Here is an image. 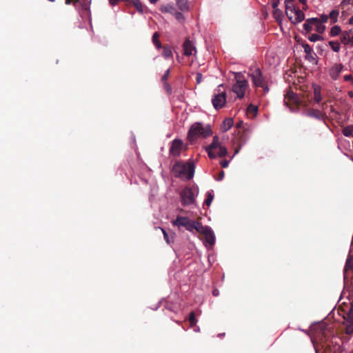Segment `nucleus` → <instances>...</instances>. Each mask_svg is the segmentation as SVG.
<instances>
[{"mask_svg": "<svg viewBox=\"0 0 353 353\" xmlns=\"http://www.w3.org/2000/svg\"><path fill=\"white\" fill-rule=\"evenodd\" d=\"M319 112L316 110H312L309 112L308 114L310 117H319Z\"/></svg>", "mask_w": 353, "mask_h": 353, "instance_id": "obj_46", "label": "nucleus"}, {"mask_svg": "<svg viewBox=\"0 0 353 353\" xmlns=\"http://www.w3.org/2000/svg\"><path fill=\"white\" fill-rule=\"evenodd\" d=\"M151 3H156L159 0H149Z\"/></svg>", "mask_w": 353, "mask_h": 353, "instance_id": "obj_62", "label": "nucleus"}, {"mask_svg": "<svg viewBox=\"0 0 353 353\" xmlns=\"http://www.w3.org/2000/svg\"><path fill=\"white\" fill-rule=\"evenodd\" d=\"M342 68L343 65L341 64L334 65L330 70V77L334 80L337 79L342 70Z\"/></svg>", "mask_w": 353, "mask_h": 353, "instance_id": "obj_15", "label": "nucleus"}, {"mask_svg": "<svg viewBox=\"0 0 353 353\" xmlns=\"http://www.w3.org/2000/svg\"><path fill=\"white\" fill-rule=\"evenodd\" d=\"M327 332H330V331L327 329H325L323 330V332H322V334H323V337L325 338V341H328V337H327Z\"/></svg>", "mask_w": 353, "mask_h": 353, "instance_id": "obj_51", "label": "nucleus"}, {"mask_svg": "<svg viewBox=\"0 0 353 353\" xmlns=\"http://www.w3.org/2000/svg\"><path fill=\"white\" fill-rule=\"evenodd\" d=\"M132 4L135 7L139 12L141 14L143 13L144 7L140 0H132Z\"/></svg>", "mask_w": 353, "mask_h": 353, "instance_id": "obj_23", "label": "nucleus"}, {"mask_svg": "<svg viewBox=\"0 0 353 353\" xmlns=\"http://www.w3.org/2000/svg\"><path fill=\"white\" fill-rule=\"evenodd\" d=\"M248 112L256 114L257 112V107L252 104H250L248 107Z\"/></svg>", "mask_w": 353, "mask_h": 353, "instance_id": "obj_42", "label": "nucleus"}, {"mask_svg": "<svg viewBox=\"0 0 353 353\" xmlns=\"http://www.w3.org/2000/svg\"><path fill=\"white\" fill-rule=\"evenodd\" d=\"M181 203L183 206L194 204L196 201L195 196L192 188L185 187L180 194Z\"/></svg>", "mask_w": 353, "mask_h": 353, "instance_id": "obj_8", "label": "nucleus"}, {"mask_svg": "<svg viewBox=\"0 0 353 353\" xmlns=\"http://www.w3.org/2000/svg\"><path fill=\"white\" fill-rule=\"evenodd\" d=\"M163 83V88L165 89L166 92L168 94H171L172 92V90L170 85L168 82Z\"/></svg>", "mask_w": 353, "mask_h": 353, "instance_id": "obj_43", "label": "nucleus"}, {"mask_svg": "<svg viewBox=\"0 0 353 353\" xmlns=\"http://www.w3.org/2000/svg\"><path fill=\"white\" fill-rule=\"evenodd\" d=\"M188 321L191 327H194L196 325L197 319L194 312H191L189 314Z\"/></svg>", "mask_w": 353, "mask_h": 353, "instance_id": "obj_25", "label": "nucleus"}, {"mask_svg": "<svg viewBox=\"0 0 353 353\" xmlns=\"http://www.w3.org/2000/svg\"><path fill=\"white\" fill-rule=\"evenodd\" d=\"M175 10L176 9L174 7V6L171 5V4L163 5L160 8V10L162 12H168V13H171V14H172Z\"/></svg>", "mask_w": 353, "mask_h": 353, "instance_id": "obj_22", "label": "nucleus"}, {"mask_svg": "<svg viewBox=\"0 0 353 353\" xmlns=\"http://www.w3.org/2000/svg\"><path fill=\"white\" fill-rule=\"evenodd\" d=\"M347 94L350 97L353 98V92L352 91H349Z\"/></svg>", "mask_w": 353, "mask_h": 353, "instance_id": "obj_59", "label": "nucleus"}, {"mask_svg": "<svg viewBox=\"0 0 353 353\" xmlns=\"http://www.w3.org/2000/svg\"><path fill=\"white\" fill-rule=\"evenodd\" d=\"M184 54L185 56H190L193 54V52H196V48L193 43L189 39H186L183 45Z\"/></svg>", "mask_w": 353, "mask_h": 353, "instance_id": "obj_14", "label": "nucleus"}, {"mask_svg": "<svg viewBox=\"0 0 353 353\" xmlns=\"http://www.w3.org/2000/svg\"><path fill=\"white\" fill-rule=\"evenodd\" d=\"M213 200V195L210 192H208L207 198L205 199L204 203L209 206Z\"/></svg>", "mask_w": 353, "mask_h": 353, "instance_id": "obj_39", "label": "nucleus"}, {"mask_svg": "<svg viewBox=\"0 0 353 353\" xmlns=\"http://www.w3.org/2000/svg\"><path fill=\"white\" fill-rule=\"evenodd\" d=\"M85 2H84V4H83V7L85 8V9H87L88 8V5L86 3H90V0H83Z\"/></svg>", "mask_w": 353, "mask_h": 353, "instance_id": "obj_58", "label": "nucleus"}, {"mask_svg": "<svg viewBox=\"0 0 353 353\" xmlns=\"http://www.w3.org/2000/svg\"><path fill=\"white\" fill-rule=\"evenodd\" d=\"M197 232L205 235V240L209 244H214L215 236L213 231L209 226H203L201 224V228H199V229H197Z\"/></svg>", "mask_w": 353, "mask_h": 353, "instance_id": "obj_10", "label": "nucleus"}, {"mask_svg": "<svg viewBox=\"0 0 353 353\" xmlns=\"http://www.w3.org/2000/svg\"><path fill=\"white\" fill-rule=\"evenodd\" d=\"M234 124L233 119L231 118L225 119L223 122L222 130L226 132L230 130Z\"/></svg>", "mask_w": 353, "mask_h": 353, "instance_id": "obj_19", "label": "nucleus"}, {"mask_svg": "<svg viewBox=\"0 0 353 353\" xmlns=\"http://www.w3.org/2000/svg\"><path fill=\"white\" fill-rule=\"evenodd\" d=\"M344 80L345 81H350L353 83V77L351 74L345 75L344 77Z\"/></svg>", "mask_w": 353, "mask_h": 353, "instance_id": "obj_49", "label": "nucleus"}, {"mask_svg": "<svg viewBox=\"0 0 353 353\" xmlns=\"http://www.w3.org/2000/svg\"><path fill=\"white\" fill-rule=\"evenodd\" d=\"M318 21L314 18H309L306 19L303 24V28L307 32H310L312 30V26L316 24Z\"/></svg>", "mask_w": 353, "mask_h": 353, "instance_id": "obj_16", "label": "nucleus"}, {"mask_svg": "<svg viewBox=\"0 0 353 353\" xmlns=\"http://www.w3.org/2000/svg\"><path fill=\"white\" fill-rule=\"evenodd\" d=\"M196 81L198 84L201 83L203 81V75L200 72L196 73Z\"/></svg>", "mask_w": 353, "mask_h": 353, "instance_id": "obj_47", "label": "nucleus"}, {"mask_svg": "<svg viewBox=\"0 0 353 353\" xmlns=\"http://www.w3.org/2000/svg\"><path fill=\"white\" fill-rule=\"evenodd\" d=\"M173 15H174L176 20L179 21H181L183 20V15L181 12L176 11V10L172 13Z\"/></svg>", "mask_w": 353, "mask_h": 353, "instance_id": "obj_40", "label": "nucleus"}, {"mask_svg": "<svg viewBox=\"0 0 353 353\" xmlns=\"http://www.w3.org/2000/svg\"><path fill=\"white\" fill-rule=\"evenodd\" d=\"M294 0H285V9H290V8H292V6H294Z\"/></svg>", "mask_w": 353, "mask_h": 353, "instance_id": "obj_44", "label": "nucleus"}, {"mask_svg": "<svg viewBox=\"0 0 353 353\" xmlns=\"http://www.w3.org/2000/svg\"><path fill=\"white\" fill-rule=\"evenodd\" d=\"M79 0H65V4L70 5V3H78Z\"/></svg>", "mask_w": 353, "mask_h": 353, "instance_id": "obj_54", "label": "nucleus"}, {"mask_svg": "<svg viewBox=\"0 0 353 353\" xmlns=\"http://www.w3.org/2000/svg\"><path fill=\"white\" fill-rule=\"evenodd\" d=\"M285 13L289 19L294 24L301 23L305 19L303 12L299 9L295 8L294 6H292V8L290 9H285Z\"/></svg>", "mask_w": 353, "mask_h": 353, "instance_id": "obj_7", "label": "nucleus"}, {"mask_svg": "<svg viewBox=\"0 0 353 353\" xmlns=\"http://www.w3.org/2000/svg\"><path fill=\"white\" fill-rule=\"evenodd\" d=\"M212 134V131L209 126L203 127L201 123H195L190 128L188 134V138L190 141H193L199 136L205 138Z\"/></svg>", "mask_w": 353, "mask_h": 353, "instance_id": "obj_3", "label": "nucleus"}, {"mask_svg": "<svg viewBox=\"0 0 353 353\" xmlns=\"http://www.w3.org/2000/svg\"><path fill=\"white\" fill-rule=\"evenodd\" d=\"M159 38V34L157 32H156L153 34L152 39L153 43L155 45L157 48L160 49L162 48V46H161V43Z\"/></svg>", "mask_w": 353, "mask_h": 353, "instance_id": "obj_24", "label": "nucleus"}, {"mask_svg": "<svg viewBox=\"0 0 353 353\" xmlns=\"http://www.w3.org/2000/svg\"><path fill=\"white\" fill-rule=\"evenodd\" d=\"M163 52L162 54L165 59H169L172 57V52L171 48L168 46H163Z\"/></svg>", "mask_w": 353, "mask_h": 353, "instance_id": "obj_21", "label": "nucleus"}, {"mask_svg": "<svg viewBox=\"0 0 353 353\" xmlns=\"http://www.w3.org/2000/svg\"><path fill=\"white\" fill-rule=\"evenodd\" d=\"M220 164L221 165L222 168H225L228 166L229 165V161L226 160V159H224V160H222L221 162H220Z\"/></svg>", "mask_w": 353, "mask_h": 353, "instance_id": "obj_48", "label": "nucleus"}, {"mask_svg": "<svg viewBox=\"0 0 353 353\" xmlns=\"http://www.w3.org/2000/svg\"><path fill=\"white\" fill-rule=\"evenodd\" d=\"M172 223L173 225L179 228L184 227L190 232H192L194 230L197 232V229L201 228V223L192 221L187 216H177L176 219L172 221Z\"/></svg>", "mask_w": 353, "mask_h": 353, "instance_id": "obj_4", "label": "nucleus"}, {"mask_svg": "<svg viewBox=\"0 0 353 353\" xmlns=\"http://www.w3.org/2000/svg\"><path fill=\"white\" fill-rule=\"evenodd\" d=\"M339 14V12L338 10H332L330 14L329 18H330L332 23H336L337 21V18Z\"/></svg>", "mask_w": 353, "mask_h": 353, "instance_id": "obj_29", "label": "nucleus"}, {"mask_svg": "<svg viewBox=\"0 0 353 353\" xmlns=\"http://www.w3.org/2000/svg\"><path fill=\"white\" fill-rule=\"evenodd\" d=\"M310 100V97L307 94L300 96L289 89L285 94L284 103L291 110L294 111L300 106L307 107Z\"/></svg>", "mask_w": 353, "mask_h": 353, "instance_id": "obj_1", "label": "nucleus"}, {"mask_svg": "<svg viewBox=\"0 0 353 353\" xmlns=\"http://www.w3.org/2000/svg\"><path fill=\"white\" fill-rule=\"evenodd\" d=\"M279 3V0H272V8L275 9L278 7Z\"/></svg>", "mask_w": 353, "mask_h": 353, "instance_id": "obj_53", "label": "nucleus"}, {"mask_svg": "<svg viewBox=\"0 0 353 353\" xmlns=\"http://www.w3.org/2000/svg\"><path fill=\"white\" fill-rule=\"evenodd\" d=\"M345 333L347 334H352L353 333V323L351 322H345Z\"/></svg>", "mask_w": 353, "mask_h": 353, "instance_id": "obj_36", "label": "nucleus"}, {"mask_svg": "<svg viewBox=\"0 0 353 353\" xmlns=\"http://www.w3.org/2000/svg\"><path fill=\"white\" fill-rule=\"evenodd\" d=\"M352 3V0H343L339 5V8L344 9L345 6L350 5Z\"/></svg>", "mask_w": 353, "mask_h": 353, "instance_id": "obj_45", "label": "nucleus"}, {"mask_svg": "<svg viewBox=\"0 0 353 353\" xmlns=\"http://www.w3.org/2000/svg\"><path fill=\"white\" fill-rule=\"evenodd\" d=\"M352 34H351V41H350V43H352V45L353 46V28L352 29Z\"/></svg>", "mask_w": 353, "mask_h": 353, "instance_id": "obj_60", "label": "nucleus"}, {"mask_svg": "<svg viewBox=\"0 0 353 353\" xmlns=\"http://www.w3.org/2000/svg\"><path fill=\"white\" fill-rule=\"evenodd\" d=\"M250 76L254 86L261 88L264 93L269 91L268 82L259 68L252 70Z\"/></svg>", "mask_w": 353, "mask_h": 353, "instance_id": "obj_5", "label": "nucleus"}, {"mask_svg": "<svg viewBox=\"0 0 353 353\" xmlns=\"http://www.w3.org/2000/svg\"><path fill=\"white\" fill-rule=\"evenodd\" d=\"M183 143L181 139H174L172 142L170 153L174 157H179L181 154Z\"/></svg>", "mask_w": 353, "mask_h": 353, "instance_id": "obj_12", "label": "nucleus"}, {"mask_svg": "<svg viewBox=\"0 0 353 353\" xmlns=\"http://www.w3.org/2000/svg\"><path fill=\"white\" fill-rule=\"evenodd\" d=\"M328 15H326V14H322L321 15L320 18H315L318 21L316 23H326L328 20Z\"/></svg>", "mask_w": 353, "mask_h": 353, "instance_id": "obj_38", "label": "nucleus"}, {"mask_svg": "<svg viewBox=\"0 0 353 353\" xmlns=\"http://www.w3.org/2000/svg\"><path fill=\"white\" fill-rule=\"evenodd\" d=\"M352 32V30H350L349 31H345L342 32L341 37V41L344 45H347L350 43L351 39V34Z\"/></svg>", "mask_w": 353, "mask_h": 353, "instance_id": "obj_17", "label": "nucleus"}, {"mask_svg": "<svg viewBox=\"0 0 353 353\" xmlns=\"http://www.w3.org/2000/svg\"><path fill=\"white\" fill-rule=\"evenodd\" d=\"M218 150L217 151V154H216V155L220 157H223L225 156H226V154H228V150L226 149L225 147L224 146H222L221 145L218 147V148L216 149Z\"/></svg>", "mask_w": 353, "mask_h": 353, "instance_id": "obj_31", "label": "nucleus"}, {"mask_svg": "<svg viewBox=\"0 0 353 353\" xmlns=\"http://www.w3.org/2000/svg\"><path fill=\"white\" fill-rule=\"evenodd\" d=\"M314 25L315 26V30L319 34H322L325 30V26L320 23Z\"/></svg>", "mask_w": 353, "mask_h": 353, "instance_id": "obj_35", "label": "nucleus"}, {"mask_svg": "<svg viewBox=\"0 0 353 353\" xmlns=\"http://www.w3.org/2000/svg\"><path fill=\"white\" fill-rule=\"evenodd\" d=\"M248 87V82L245 80H237L232 86V91L236 94L239 99L245 95V92Z\"/></svg>", "mask_w": 353, "mask_h": 353, "instance_id": "obj_9", "label": "nucleus"}, {"mask_svg": "<svg viewBox=\"0 0 353 353\" xmlns=\"http://www.w3.org/2000/svg\"><path fill=\"white\" fill-rule=\"evenodd\" d=\"M239 149H236V151H235V153H238L239 152Z\"/></svg>", "mask_w": 353, "mask_h": 353, "instance_id": "obj_63", "label": "nucleus"}, {"mask_svg": "<svg viewBox=\"0 0 353 353\" xmlns=\"http://www.w3.org/2000/svg\"><path fill=\"white\" fill-rule=\"evenodd\" d=\"M221 87H223L222 84L219 85L217 92L214 93L212 99V105L216 110L223 108L226 103V93L221 91Z\"/></svg>", "mask_w": 353, "mask_h": 353, "instance_id": "obj_6", "label": "nucleus"}, {"mask_svg": "<svg viewBox=\"0 0 353 353\" xmlns=\"http://www.w3.org/2000/svg\"><path fill=\"white\" fill-rule=\"evenodd\" d=\"M343 134L345 137H350L353 134V125H347L343 129Z\"/></svg>", "mask_w": 353, "mask_h": 353, "instance_id": "obj_26", "label": "nucleus"}, {"mask_svg": "<svg viewBox=\"0 0 353 353\" xmlns=\"http://www.w3.org/2000/svg\"><path fill=\"white\" fill-rule=\"evenodd\" d=\"M49 1L54 2L55 0H48Z\"/></svg>", "mask_w": 353, "mask_h": 353, "instance_id": "obj_64", "label": "nucleus"}, {"mask_svg": "<svg viewBox=\"0 0 353 353\" xmlns=\"http://www.w3.org/2000/svg\"><path fill=\"white\" fill-rule=\"evenodd\" d=\"M221 145L219 139L217 136L214 137L212 142L206 147L205 150L208 152V157L210 159H215L216 157L215 151Z\"/></svg>", "mask_w": 353, "mask_h": 353, "instance_id": "obj_11", "label": "nucleus"}, {"mask_svg": "<svg viewBox=\"0 0 353 353\" xmlns=\"http://www.w3.org/2000/svg\"><path fill=\"white\" fill-rule=\"evenodd\" d=\"M159 229L161 230V232H163V236H164V239L165 240V241L167 242V243L168 244H170L172 242H173V237L171 238V239H170L168 233L166 232V231L163 229V228H160Z\"/></svg>", "mask_w": 353, "mask_h": 353, "instance_id": "obj_37", "label": "nucleus"}, {"mask_svg": "<svg viewBox=\"0 0 353 353\" xmlns=\"http://www.w3.org/2000/svg\"><path fill=\"white\" fill-rule=\"evenodd\" d=\"M349 23L353 25V16L349 19Z\"/></svg>", "mask_w": 353, "mask_h": 353, "instance_id": "obj_61", "label": "nucleus"}, {"mask_svg": "<svg viewBox=\"0 0 353 353\" xmlns=\"http://www.w3.org/2000/svg\"><path fill=\"white\" fill-rule=\"evenodd\" d=\"M212 294L214 296H216L219 295V290H214L212 292Z\"/></svg>", "mask_w": 353, "mask_h": 353, "instance_id": "obj_56", "label": "nucleus"}, {"mask_svg": "<svg viewBox=\"0 0 353 353\" xmlns=\"http://www.w3.org/2000/svg\"><path fill=\"white\" fill-rule=\"evenodd\" d=\"M308 39L310 41L315 42L316 41H321L323 40V37L319 34H312L308 37Z\"/></svg>", "mask_w": 353, "mask_h": 353, "instance_id": "obj_34", "label": "nucleus"}, {"mask_svg": "<svg viewBox=\"0 0 353 353\" xmlns=\"http://www.w3.org/2000/svg\"><path fill=\"white\" fill-rule=\"evenodd\" d=\"M121 1L125 2L126 5L128 6V5H131L132 4V0H121Z\"/></svg>", "mask_w": 353, "mask_h": 353, "instance_id": "obj_57", "label": "nucleus"}, {"mask_svg": "<svg viewBox=\"0 0 353 353\" xmlns=\"http://www.w3.org/2000/svg\"><path fill=\"white\" fill-rule=\"evenodd\" d=\"M314 100L316 103L321 102L322 98L321 95L320 88L319 87L314 88Z\"/></svg>", "mask_w": 353, "mask_h": 353, "instance_id": "obj_27", "label": "nucleus"}, {"mask_svg": "<svg viewBox=\"0 0 353 353\" xmlns=\"http://www.w3.org/2000/svg\"><path fill=\"white\" fill-rule=\"evenodd\" d=\"M121 0H109V3L111 6H115L119 3Z\"/></svg>", "mask_w": 353, "mask_h": 353, "instance_id": "obj_52", "label": "nucleus"}, {"mask_svg": "<svg viewBox=\"0 0 353 353\" xmlns=\"http://www.w3.org/2000/svg\"><path fill=\"white\" fill-rule=\"evenodd\" d=\"M353 270V256H349L345 265V271Z\"/></svg>", "mask_w": 353, "mask_h": 353, "instance_id": "obj_30", "label": "nucleus"}, {"mask_svg": "<svg viewBox=\"0 0 353 353\" xmlns=\"http://www.w3.org/2000/svg\"><path fill=\"white\" fill-rule=\"evenodd\" d=\"M343 318L345 322L353 323V304H351L347 308V311L345 312Z\"/></svg>", "mask_w": 353, "mask_h": 353, "instance_id": "obj_18", "label": "nucleus"}, {"mask_svg": "<svg viewBox=\"0 0 353 353\" xmlns=\"http://www.w3.org/2000/svg\"><path fill=\"white\" fill-rule=\"evenodd\" d=\"M170 73V69H168L161 77V81L163 83L167 82Z\"/></svg>", "mask_w": 353, "mask_h": 353, "instance_id": "obj_41", "label": "nucleus"}, {"mask_svg": "<svg viewBox=\"0 0 353 353\" xmlns=\"http://www.w3.org/2000/svg\"><path fill=\"white\" fill-rule=\"evenodd\" d=\"M341 32V29L340 26H334L331 28L330 34L332 37H336V36L339 35Z\"/></svg>", "mask_w": 353, "mask_h": 353, "instance_id": "obj_32", "label": "nucleus"}, {"mask_svg": "<svg viewBox=\"0 0 353 353\" xmlns=\"http://www.w3.org/2000/svg\"><path fill=\"white\" fill-rule=\"evenodd\" d=\"M302 46L304 48V52L305 53V59H307L311 63H316V53L313 51L311 46L306 43H302Z\"/></svg>", "mask_w": 353, "mask_h": 353, "instance_id": "obj_13", "label": "nucleus"}, {"mask_svg": "<svg viewBox=\"0 0 353 353\" xmlns=\"http://www.w3.org/2000/svg\"><path fill=\"white\" fill-rule=\"evenodd\" d=\"M194 169V164L192 161H188L186 163L176 162L172 167V171L175 176L185 178L187 180H190L193 178Z\"/></svg>", "mask_w": 353, "mask_h": 353, "instance_id": "obj_2", "label": "nucleus"}, {"mask_svg": "<svg viewBox=\"0 0 353 353\" xmlns=\"http://www.w3.org/2000/svg\"><path fill=\"white\" fill-rule=\"evenodd\" d=\"M273 15L276 21H279L282 19L283 12L281 10L276 8L273 12Z\"/></svg>", "mask_w": 353, "mask_h": 353, "instance_id": "obj_33", "label": "nucleus"}, {"mask_svg": "<svg viewBox=\"0 0 353 353\" xmlns=\"http://www.w3.org/2000/svg\"><path fill=\"white\" fill-rule=\"evenodd\" d=\"M178 8L182 10L185 11L188 10V0H175Z\"/></svg>", "mask_w": 353, "mask_h": 353, "instance_id": "obj_20", "label": "nucleus"}, {"mask_svg": "<svg viewBox=\"0 0 353 353\" xmlns=\"http://www.w3.org/2000/svg\"><path fill=\"white\" fill-rule=\"evenodd\" d=\"M225 176V172L222 170L219 172L218 177L216 179L217 181H221Z\"/></svg>", "mask_w": 353, "mask_h": 353, "instance_id": "obj_50", "label": "nucleus"}, {"mask_svg": "<svg viewBox=\"0 0 353 353\" xmlns=\"http://www.w3.org/2000/svg\"><path fill=\"white\" fill-rule=\"evenodd\" d=\"M300 1L301 3H302L303 5L305 6V7H303V9L304 10H306L307 8V3H306V0H299Z\"/></svg>", "mask_w": 353, "mask_h": 353, "instance_id": "obj_55", "label": "nucleus"}, {"mask_svg": "<svg viewBox=\"0 0 353 353\" xmlns=\"http://www.w3.org/2000/svg\"><path fill=\"white\" fill-rule=\"evenodd\" d=\"M332 50L335 52H338L340 50V43L337 41H330L328 43Z\"/></svg>", "mask_w": 353, "mask_h": 353, "instance_id": "obj_28", "label": "nucleus"}]
</instances>
